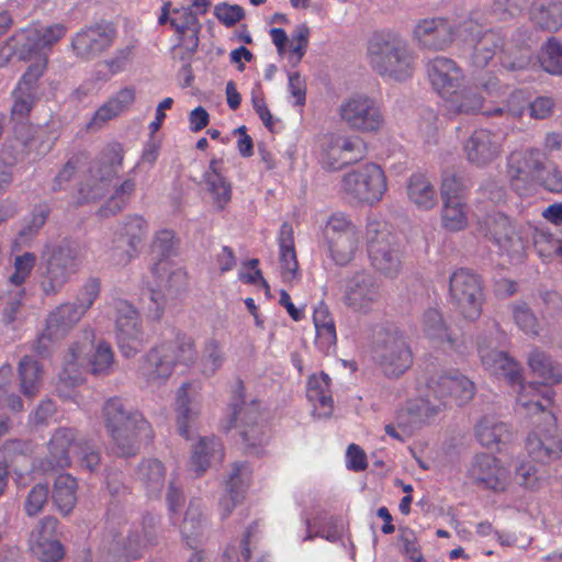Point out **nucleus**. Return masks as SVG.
I'll return each instance as SVG.
<instances>
[{
	"mask_svg": "<svg viewBox=\"0 0 562 562\" xmlns=\"http://www.w3.org/2000/svg\"><path fill=\"white\" fill-rule=\"evenodd\" d=\"M481 362L493 375L505 378L517 387V409L528 416L540 415L544 426L538 425L527 437L526 448L539 462L558 459L562 453V437L555 425L554 415L539 402V387L536 383L521 382L520 366L506 352L494 349L490 344L479 346Z\"/></svg>",
	"mask_w": 562,
	"mask_h": 562,
	"instance_id": "1",
	"label": "nucleus"
},
{
	"mask_svg": "<svg viewBox=\"0 0 562 562\" xmlns=\"http://www.w3.org/2000/svg\"><path fill=\"white\" fill-rule=\"evenodd\" d=\"M418 395L400 412V427L413 429L432 418L449 405H463L475 393L474 383L458 372L436 371L418 386Z\"/></svg>",
	"mask_w": 562,
	"mask_h": 562,
	"instance_id": "2",
	"label": "nucleus"
},
{
	"mask_svg": "<svg viewBox=\"0 0 562 562\" xmlns=\"http://www.w3.org/2000/svg\"><path fill=\"white\" fill-rule=\"evenodd\" d=\"M114 363L111 345L102 338H97L93 329H85L81 338L70 345L64 357L58 384L59 396L75 398L66 389L79 385L83 381V372L108 375L113 371Z\"/></svg>",
	"mask_w": 562,
	"mask_h": 562,
	"instance_id": "3",
	"label": "nucleus"
},
{
	"mask_svg": "<svg viewBox=\"0 0 562 562\" xmlns=\"http://www.w3.org/2000/svg\"><path fill=\"white\" fill-rule=\"evenodd\" d=\"M103 419L116 452L135 454L143 440L151 435L149 423L138 411L127 408L120 398H110L103 406Z\"/></svg>",
	"mask_w": 562,
	"mask_h": 562,
	"instance_id": "4",
	"label": "nucleus"
},
{
	"mask_svg": "<svg viewBox=\"0 0 562 562\" xmlns=\"http://www.w3.org/2000/svg\"><path fill=\"white\" fill-rule=\"evenodd\" d=\"M198 356L195 341L189 336L176 339L153 348L144 358L138 373L148 386L162 384L172 373L176 366L193 368Z\"/></svg>",
	"mask_w": 562,
	"mask_h": 562,
	"instance_id": "5",
	"label": "nucleus"
},
{
	"mask_svg": "<svg viewBox=\"0 0 562 562\" xmlns=\"http://www.w3.org/2000/svg\"><path fill=\"white\" fill-rule=\"evenodd\" d=\"M372 68L382 77L405 81L413 76L415 60L407 42L394 33L374 35L368 44Z\"/></svg>",
	"mask_w": 562,
	"mask_h": 562,
	"instance_id": "6",
	"label": "nucleus"
},
{
	"mask_svg": "<svg viewBox=\"0 0 562 562\" xmlns=\"http://www.w3.org/2000/svg\"><path fill=\"white\" fill-rule=\"evenodd\" d=\"M387 190L383 169L373 162L363 164L341 177L340 193L350 203L373 206Z\"/></svg>",
	"mask_w": 562,
	"mask_h": 562,
	"instance_id": "7",
	"label": "nucleus"
},
{
	"mask_svg": "<svg viewBox=\"0 0 562 562\" xmlns=\"http://www.w3.org/2000/svg\"><path fill=\"white\" fill-rule=\"evenodd\" d=\"M366 240L371 266L386 278H396L403 269V254L384 222L370 218Z\"/></svg>",
	"mask_w": 562,
	"mask_h": 562,
	"instance_id": "8",
	"label": "nucleus"
},
{
	"mask_svg": "<svg viewBox=\"0 0 562 562\" xmlns=\"http://www.w3.org/2000/svg\"><path fill=\"white\" fill-rule=\"evenodd\" d=\"M46 267L42 273L40 286L46 295L61 291L71 274L79 270L80 247L75 241L63 240L47 248Z\"/></svg>",
	"mask_w": 562,
	"mask_h": 562,
	"instance_id": "9",
	"label": "nucleus"
},
{
	"mask_svg": "<svg viewBox=\"0 0 562 562\" xmlns=\"http://www.w3.org/2000/svg\"><path fill=\"white\" fill-rule=\"evenodd\" d=\"M109 316L115 324L119 348L126 358L134 357L145 342L138 312L125 300L115 299L109 304Z\"/></svg>",
	"mask_w": 562,
	"mask_h": 562,
	"instance_id": "10",
	"label": "nucleus"
},
{
	"mask_svg": "<svg viewBox=\"0 0 562 562\" xmlns=\"http://www.w3.org/2000/svg\"><path fill=\"white\" fill-rule=\"evenodd\" d=\"M375 361L387 378H398L413 363V352L406 338L398 331H386L375 346Z\"/></svg>",
	"mask_w": 562,
	"mask_h": 562,
	"instance_id": "11",
	"label": "nucleus"
},
{
	"mask_svg": "<svg viewBox=\"0 0 562 562\" xmlns=\"http://www.w3.org/2000/svg\"><path fill=\"white\" fill-rule=\"evenodd\" d=\"M449 294L461 314L468 319H476L484 301L480 278L468 269L456 270L449 279Z\"/></svg>",
	"mask_w": 562,
	"mask_h": 562,
	"instance_id": "12",
	"label": "nucleus"
},
{
	"mask_svg": "<svg viewBox=\"0 0 562 562\" xmlns=\"http://www.w3.org/2000/svg\"><path fill=\"white\" fill-rule=\"evenodd\" d=\"M340 119L352 130L361 133H378L384 117L376 101L363 93L352 94L339 109Z\"/></svg>",
	"mask_w": 562,
	"mask_h": 562,
	"instance_id": "13",
	"label": "nucleus"
},
{
	"mask_svg": "<svg viewBox=\"0 0 562 562\" xmlns=\"http://www.w3.org/2000/svg\"><path fill=\"white\" fill-rule=\"evenodd\" d=\"M19 79L12 91L13 104L11 114L18 120L29 116L41 98L40 79L47 68V56L38 55Z\"/></svg>",
	"mask_w": 562,
	"mask_h": 562,
	"instance_id": "14",
	"label": "nucleus"
},
{
	"mask_svg": "<svg viewBox=\"0 0 562 562\" xmlns=\"http://www.w3.org/2000/svg\"><path fill=\"white\" fill-rule=\"evenodd\" d=\"M150 535L144 528V535H139L130 524L124 522L119 530L113 531L112 539L104 543L98 552L97 562H128L140 557V552Z\"/></svg>",
	"mask_w": 562,
	"mask_h": 562,
	"instance_id": "15",
	"label": "nucleus"
},
{
	"mask_svg": "<svg viewBox=\"0 0 562 562\" xmlns=\"http://www.w3.org/2000/svg\"><path fill=\"white\" fill-rule=\"evenodd\" d=\"M175 246V234L169 229L156 233L153 241V251L161 258L154 263L153 274L157 279V286L165 291H177L184 285L186 272L177 267L168 257Z\"/></svg>",
	"mask_w": 562,
	"mask_h": 562,
	"instance_id": "16",
	"label": "nucleus"
},
{
	"mask_svg": "<svg viewBox=\"0 0 562 562\" xmlns=\"http://www.w3.org/2000/svg\"><path fill=\"white\" fill-rule=\"evenodd\" d=\"M123 161V148L120 144L108 145L99 160L90 168L87 182L80 189L86 201L99 199L108 191L110 181L116 176Z\"/></svg>",
	"mask_w": 562,
	"mask_h": 562,
	"instance_id": "17",
	"label": "nucleus"
},
{
	"mask_svg": "<svg viewBox=\"0 0 562 562\" xmlns=\"http://www.w3.org/2000/svg\"><path fill=\"white\" fill-rule=\"evenodd\" d=\"M380 300V286L372 273L358 271L345 280L342 302L352 312L368 314Z\"/></svg>",
	"mask_w": 562,
	"mask_h": 562,
	"instance_id": "18",
	"label": "nucleus"
},
{
	"mask_svg": "<svg viewBox=\"0 0 562 562\" xmlns=\"http://www.w3.org/2000/svg\"><path fill=\"white\" fill-rule=\"evenodd\" d=\"M147 232L148 225L143 217H128L108 245L109 260L116 266L127 265L137 255Z\"/></svg>",
	"mask_w": 562,
	"mask_h": 562,
	"instance_id": "19",
	"label": "nucleus"
},
{
	"mask_svg": "<svg viewBox=\"0 0 562 562\" xmlns=\"http://www.w3.org/2000/svg\"><path fill=\"white\" fill-rule=\"evenodd\" d=\"M544 171V154L538 148L514 150L507 157V175L517 191L536 184Z\"/></svg>",
	"mask_w": 562,
	"mask_h": 562,
	"instance_id": "20",
	"label": "nucleus"
},
{
	"mask_svg": "<svg viewBox=\"0 0 562 562\" xmlns=\"http://www.w3.org/2000/svg\"><path fill=\"white\" fill-rule=\"evenodd\" d=\"M66 33L63 24L47 26H30L15 33L12 41L15 43L19 59L31 60L38 55H45L42 50L58 42Z\"/></svg>",
	"mask_w": 562,
	"mask_h": 562,
	"instance_id": "21",
	"label": "nucleus"
},
{
	"mask_svg": "<svg viewBox=\"0 0 562 562\" xmlns=\"http://www.w3.org/2000/svg\"><path fill=\"white\" fill-rule=\"evenodd\" d=\"M482 231L512 261L520 262L524 259L527 243L507 216L503 214L487 216Z\"/></svg>",
	"mask_w": 562,
	"mask_h": 562,
	"instance_id": "22",
	"label": "nucleus"
},
{
	"mask_svg": "<svg viewBox=\"0 0 562 562\" xmlns=\"http://www.w3.org/2000/svg\"><path fill=\"white\" fill-rule=\"evenodd\" d=\"M83 317L75 303H63L54 308L47 319L46 327L36 340L35 348L40 353L45 352L53 341L65 338Z\"/></svg>",
	"mask_w": 562,
	"mask_h": 562,
	"instance_id": "23",
	"label": "nucleus"
},
{
	"mask_svg": "<svg viewBox=\"0 0 562 562\" xmlns=\"http://www.w3.org/2000/svg\"><path fill=\"white\" fill-rule=\"evenodd\" d=\"M322 147L323 161L333 169H338L347 164L357 161L366 151L363 140L357 135H329L325 138Z\"/></svg>",
	"mask_w": 562,
	"mask_h": 562,
	"instance_id": "24",
	"label": "nucleus"
},
{
	"mask_svg": "<svg viewBox=\"0 0 562 562\" xmlns=\"http://www.w3.org/2000/svg\"><path fill=\"white\" fill-rule=\"evenodd\" d=\"M427 76L431 87L446 101L463 87L465 75L452 59L438 56L427 64Z\"/></svg>",
	"mask_w": 562,
	"mask_h": 562,
	"instance_id": "25",
	"label": "nucleus"
},
{
	"mask_svg": "<svg viewBox=\"0 0 562 562\" xmlns=\"http://www.w3.org/2000/svg\"><path fill=\"white\" fill-rule=\"evenodd\" d=\"M467 160L476 167H486L503 153V137L481 128L474 131L463 146Z\"/></svg>",
	"mask_w": 562,
	"mask_h": 562,
	"instance_id": "26",
	"label": "nucleus"
},
{
	"mask_svg": "<svg viewBox=\"0 0 562 562\" xmlns=\"http://www.w3.org/2000/svg\"><path fill=\"white\" fill-rule=\"evenodd\" d=\"M469 477L479 486L496 492L505 491L510 482V474L501 460L487 454L476 456Z\"/></svg>",
	"mask_w": 562,
	"mask_h": 562,
	"instance_id": "27",
	"label": "nucleus"
},
{
	"mask_svg": "<svg viewBox=\"0 0 562 562\" xmlns=\"http://www.w3.org/2000/svg\"><path fill=\"white\" fill-rule=\"evenodd\" d=\"M80 437L71 428H58L47 445V456L42 462L43 470L65 469L70 465L71 458L76 456Z\"/></svg>",
	"mask_w": 562,
	"mask_h": 562,
	"instance_id": "28",
	"label": "nucleus"
},
{
	"mask_svg": "<svg viewBox=\"0 0 562 562\" xmlns=\"http://www.w3.org/2000/svg\"><path fill=\"white\" fill-rule=\"evenodd\" d=\"M175 409L177 425L181 436L188 437L189 428L202 412V395L199 383L184 382L180 385L176 395Z\"/></svg>",
	"mask_w": 562,
	"mask_h": 562,
	"instance_id": "29",
	"label": "nucleus"
},
{
	"mask_svg": "<svg viewBox=\"0 0 562 562\" xmlns=\"http://www.w3.org/2000/svg\"><path fill=\"white\" fill-rule=\"evenodd\" d=\"M115 37L111 25L97 24L76 34L72 48L77 56L90 59L109 48Z\"/></svg>",
	"mask_w": 562,
	"mask_h": 562,
	"instance_id": "30",
	"label": "nucleus"
},
{
	"mask_svg": "<svg viewBox=\"0 0 562 562\" xmlns=\"http://www.w3.org/2000/svg\"><path fill=\"white\" fill-rule=\"evenodd\" d=\"M279 272L283 282L293 283L301 278L294 245V231L291 224L283 223L278 236Z\"/></svg>",
	"mask_w": 562,
	"mask_h": 562,
	"instance_id": "31",
	"label": "nucleus"
},
{
	"mask_svg": "<svg viewBox=\"0 0 562 562\" xmlns=\"http://www.w3.org/2000/svg\"><path fill=\"white\" fill-rule=\"evenodd\" d=\"M135 97L134 88L125 87L119 90L97 109L87 124V130L99 131L109 121L125 112L134 103Z\"/></svg>",
	"mask_w": 562,
	"mask_h": 562,
	"instance_id": "32",
	"label": "nucleus"
},
{
	"mask_svg": "<svg viewBox=\"0 0 562 562\" xmlns=\"http://www.w3.org/2000/svg\"><path fill=\"white\" fill-rule=\"evenodd\" d=\"M414 37L430 49H443L454 38L451 25L443 19H425L414 29Z\"/></svg>",
	"mask_w": 562,
	"mask_h": 562,
	"instance_id": "33",
	"label": "nucleus"
},
{
	"mask_svg": "<svg viewBox=\"0 0 562 562\" xmlns=\"http://www.w3.org/2000/svg\"><path fill=\"white\" fill-rule=\"evenodd\" d=\"M205 190L217 210H224L232 200V184L224 176L222 159L213 158L203 173Z\"/></svg>",
	"mask_w": 562,
	"mask_h": 562,
	"instance_id": "34",
	"label": "nucleus"
},
{
	"mask_svg": "<svg viewBox=\"0 0 562 562\" xmlns=\"http://www.w3.org/2000/svg\"><path fill=\"white\" fill-rule=\"evenodd\" d=\"M330 382L329 375L324 372L314 373L308 378L306 396L313 406V414L318 418H327L333 414Z\"/></svg>",
	"mask_w": 562,
	"mask_h": 562,
	"instance_id": "35",
	"label": "nucleus"
},
{
	"mask_svg": "<svg viewBox=\"0 0 562 562\" xmlns=\"http://www.w3.org/2000/svg\"><path fill=\"white\" fill-rule=\"evenodd\" d=\"M259 404L251 402L235 411L234 418L237 426L241 427V436L249 446L257 447L268 439L267 431L258 424Z\"/></svg>",
	"mask_w": 562,
	"mask_h": 562,
	"instance_id": "36",
	"label": "nucleus"
},
{
	"mask_svg": "<svg viewBox=\"0 0 562 562\" xmlns=\"http://www.w3.org/2000/svg\"><path fill=\"white\" fill-rule=\"evenodd\" d=\"M226 352L223 341L215 337L206 338L198 350L194 370L204 378H211L224 366Z\"/></svg>",
	"mask_w": 562,
	"mask_h": 562,
	"instance_id": "37",
	"label": "nucleus"
},
{
	"mask_svg": "<svg viewBox=\"0 0 562 562\" xmlns=\"http://www.w3.org/2000/svg\"><path fill=\"white\" fill-rule=\"evenodd\" d=\"M222 457V445L216 438H201L192 448L189 471L194 476H200L213 462L221 461Z\"/></svg>",
	"mask_w": 562,
	"mask_h": 562,
	"instance_id": "38",
	"label": "nucleus"
},
{
	"mask_svg": "<svg viewBox=\"0 0 562 562\" xmlns=\"http://www.w3.org/2000/svg\"><path fill=\"white\" fill-rule=\"evenodd\" d=\"M36 257L32 252H25L16 256L13 262V272L8 277L7 281L0 285V296L3 297L7 293L12 295L13 299L22 297L24 294L23 284L30 277Z\"/></svg>",
	"mask_w": 562,
	"mask_h": 562,
	"instance_id": "39",
	"label": "nucleus"
},
{
	"mask_svg": "<svg viewBox=\"0 0 562 562\" xmlns=\"http://www.w3.org/2000/svg\"><path fill=\"white\" fill-rule=\"evenodd\" d=\"M475 435L482 446L496 450H501V446L512 439L508 425L491 416H485L479 422Z\"/></svg>",
	"mask_w": 562,
	"mask_h": 562,
	"instance_id": "40",
	"label": "nucleus"
},
{
	"mask_svg": "<svg viewBox=\"0 0 562 562\" xmlns=\"http://www.w3.org/2000/svg\"><path fill=\"white\" fill-rule=\"evenodd\" d=\"M406 191L408 200L419 210L428 211L437 204L436 188L431 180L423 173L409 177Z\"/></svg>",
	"mask_w": 562,
	"mask_h": 562,
	"instance_id": "41",
	"label": "nucleus"
},
{
	"mask_svg": "<svg viewBox=\"0 0 562 562\" xmlns=\"http://www.w3.org/2000/svg\"><path fill=\"white\" fill-rule=\"evenodd\" d=\"M528 366L543 384L552 385L562 382V366L540 350H533L528 357Z\"/></svg>",
	"mask_w": 562,
	"mask_h": 562,
	"instance_id": "42",
	"label": "nucleus"
},
{
	"mask_svg": "<svg viewBox=\"0 0 562 562\" xmlns=\"http://www.w3.org/2000/svg\"><path fill=\"white\" fill-rule=\"evenodd\" d=\"M137 479L149 497L157 496L165 485V467L156 459L143 461L137 471Z\"/></svg>",
	"mask_w": 562,
	"mask_h": 562,
	"instance_id": "43",
	"label": "nucleus"
},
{
	"mask_svg": "<svg viewBox=\"0 0 562 562\" xmlns=\"http://www.w3.org/2000/svg\"><path fill=\"white\" fill-rule=\"evenodd\" d=\"M77 481L69 474H60L56 477L53 490V501L58 510L68 515L77 502Z\"/></svg>",
	"mask_w": 562,
	"mask_h": 562,
	"instance_id": "44",
	"label": "nucleus"
},
{
	"mask_svg": "<svg viewBox=\"0 0 562 562\" xmlns=\"http://www.w3.org/2000/svg\"><path fill=\"white\" fill-rule=\"evenodd\" d=\"M420 329L427 338L436 342H448L450 345L454 342L441 313L436 308H429L423 314L420 318Z\"/></svg>",
	"mask_w": 562,
	"mask_h": 562,
	"instance_id": "45",
	"label": "nucleus"
},
{
	"mask_svg": "<svg viewBox=\"0 0 562 562\" xmlns=\"http://www.w3.org/2000/svg\"><path fill=\"white\" fill-rule=\"evenodd\" d=\"M483 97L477 93L475 88H463L453 92L446 100L447 109L456 114H471L476 113L483 106Z\"/></svg>",
	"mask_w": 562,
	"mask_h": 562,
	"instance_id": "46",
	"label": "nucleus"
},
{
	"mask_svg": "<svg viewBox=\"0 0 562 562\" xmlns=\"http://www.w3.org/2000/svg\"><path fill=\"white\" fill-rule=\"evenodd\" d=\"M359 244V231L327 240L330 257L336 263L341 266L349 263L353 259Z\"/></svg>",
	"mask_w": 562,
	"mask_h": 562,
	"instance_id": "47",
	"label": "nucleus"
},
{
	"mask_svg": "<svg viewBox=\"0 0 562 562\" xmlns=\"http://www.w3.org/2000/svg\"><path fill=\"white\" fill-rule=\"evenodd\" d=\"M170 25L180 35L191 33L192 49L198 47L201 24L190 8L173 9Z\"/></svg>",
	"mask_w": 562,
	"mask_h": 562,
	"instance_id": "48",
	"label": "nucleus"
},
{
	"mask_svg": "<svg viewBox=\"0 0 562 562\" xmlns=\"http://www.w3.org/2000/svg\"><path fill=\"white\" fill-rule=\"evenodd\" d=\"M21 390L25 396H35L42 385V370L34 359L24 357L19 364Z\"/></svg>",
	"mask_w": 562,
	"mask_h": 562,
	"instance_id": "49",
	"label": "nucleus"
},
{
	"mask_svg": "<svg viewBox=\"0 0 562 562\" xmlns=\"http://www.w3.org/2000/svg\"><path fill=\"white\" fill-rule=\"evenodd\" d=\"M441 223L449 232L465 229L469 225L467 205L461 200H448L442 206Z\"/></svg>",
	"mask_w": 562,
	"mask_h": 562,
	"instance_id": "50",
	"label": "nucleus"
},
{
	"mask_svg": "<svg viewBox=\"0 0 562 562\" xmlns=\"http://www.w3.org/2000/svg\"><path fill=\"white\" fill-rule=\"evenodd\" d=\"M203 519L202 509L199 502H191L186 510L184 517L180 525V532L191 548L195 544V539L202 532Z\"/></svg>",
	"mask_w": 562,
	"mask_h": 562,
	"instance_id": "51",
	"label": "nucleus"
},
{
	"mask_svg": "<svg viewBox=\"0 0 562 562\" xmlns=\"http://www.w3.org/2000/svg\"><path fill=\"white\" fill-rule=\"evenodd\" d=\"M249 474L246 465L236 464L226 482V491L227 495L221 501V506L225 509L226 513L231 512L228 507V499L232 501L233 504H236L239 498L243 496L245 487L248 485Z\"/></svg>",
	"mask_w": 562,
	"mask_h": 562,
	"instance_id": "52",
	"label": "nucleus"
},
{
	"mask_svg": "<svg viewBox=\"0 0 562 562\" xmlns=\"http://www.w3.org/2000/svg\"><path fill=\"white\" fill-rule=\"evenodd\" d=\"M501 38L493 32L484 33L475 43L472 63L475 67H485L501 47Z\"/></svg>",
	"mask_w": 562,
	"mask_h": 562,
	"instance_id": "53",
	"label": "nucleus"
},
{
	"mask_svg": "<svg viewBox=\"0 0 562 562\" xmlns=\"http://www.w3.org/2000/svg\"><path fill=\"white\" fill-rule=\"evenodd\" d=\"M539 61L544 71L562 76V46L550 38L541 48Z\"/></svg>",
	"mask_w": 562,
	"mask_h": 562,
	"instance_id": "54",
	"label": "nucleus"
},
{
	"mask_svg": "<svg viewBox=\"0 0 562 562\" xmlns=\"http://www.w3.org/2000/svg\"><path fill=\"white\" fill-rule=\"evenodd\" d=\"M528 105V99L525 93L520 90H516L510 93L503 106L494 108L487 111L486 114L490 116H501L506 114L507 117L518 120L522 116L526 106Z\"/></svg>",
	"mask_w": 562,
	"mask_h": 562,
	"instance_id": "55",
	"label": "nucleus"
},
{
	"mask_svg": "<svg viewBox=\"0 0 562 562\" xmlns=\"http://www.w3.org/2000/svg\"><path fill=\"white\" fill-rule=\"evenodd\" d=\"M512 312L513 319L520 330L529 336L539 335L540 324L532 311L526 305V303L513 304Z\"/></svg>",
	"mask_w": 562,
	"mask_h": 562,
	"instance_id": "56",
	"label": "nucleus"
},
{
	"mask_svg": "<svg viewBox=\"0 0 562 562\" xmlns=\"http://www.w3.org/2000/svg\"><path fill=\"white\" fill-rule=\"evenodd\" d=\"M357 231L358 228L356 224L347 214L342 212H336L328 217L324 234L327 241L331 238L345 236Z\"/></svg>",
	"mask_w": 562,
	"mask_h": 562,
	"instance_id": "57",
	"label": "nucleus"
},
{
	"mask_svg": "<svg viewBox=\"0 0 562 562\" xmlns=\"http://www.w3.org/2000/svg\"><path fill=\"white\" fill-rule=\"evenodd\" d=\"M12 376L11 367L3 366L0 368V406L8 407L12 411H21L23 407L21 398L10 393L12 389Z\"/></svg>",
	"mask_w": 562,
	"mask_h": 562,
	"instance_id": "58",
	"label": "nucleus"
},
{
	"mask_svg": "<svg viewBox=\"0 0 562 562\" xmlns=\"http://www.w3.org/2000/svg\"><path fill=\"white\" fill-rule=\"evenodd\" d=\"M533 19L540 27L557 31L562 26V4L550 3L548 5H541L533 13Z\"/></svg>",
	"mask_w": 562,
	"mask_h": 562,
	"instance_id": "59",
	"label": "nucleus"
},
{
	"mask_svg": "<svg viewBox=\"0 0 562 562\" xmlns=\"http://www.w3.org/2000/svg\"><path fill=\"white\" fill-rule=\"evenodd\" d=\"M135 190V182L132 179L124 180L115 192L111 195L106 204L101 207L102 215L108 216L121 211L127 203L130 196Z\"/></svg>",
	"mask_w": 562,
	"mask_h": 562,
	"instance_id": "60",
	"label": "nucleus"
},
{
	"mask_svg": "<svg viewBox=\"0 0 562 562\" xmlns=\"http://www.w3.org/2000/svg\"><path fill=\"white\" fill-rule=\"evenodd\" d=\"M310 38V29L306 24L297 25L288 42L289 57L294 64L302 60L306 53Z\"/></svg>",
	"mask_w": 562,
	"mask_h": 562,
	"instance_id": "61",
	"label": "nucleus"
},
{
	"mask_svg": "<svg viewBox=\"0 0 562 562\" xmlns=\"http://www.w3.org/2000/svg\"><path fill=\"white\" fill-rule=\"evenodd\" d=\"M30 548L37 558L46 562H56L64 555V549L56 538L40 542L34 538L30 540Z\"/></svg>",
	"mask_w": 562,
	"mask_h": 562,
	"instance_id": "62",
	"label": "nucleus"
},
{
	"mask_svg": "<svg viewBox=\"0 0 562 562\" xmlns=\"http://www.w3.org/2000/svg\"><path fill=\"white\" fill-rule=\"evenodd\" d=\"M100 293V283L97 279L88 280L81 288L77 300L74 302L77 310L81 311L85 315L87 311L92 306Z\"/></svg>",
	"mask_w": 562,
	"mask_h": 562,
	"instance_id": "63",
	"label": "nucleus"
},
{
	"mask_svg": "<svg viewBox=\"0 0 562 562\" xmlns=\"http://www.w3.org/2000/svg\"><path fill=\"white\" fill-rule=\"evenodd\" d=\"M533 244L539 256L542 258H551L552 256H555L557 247L560 246L559 240H557L550 233L539 228L535 229Z\"/></svg>",
	"mask_w": 562,
	"mask_h": 562,
	"instance_id": "64",
	"label": "nucleus"
}]
</instances>
